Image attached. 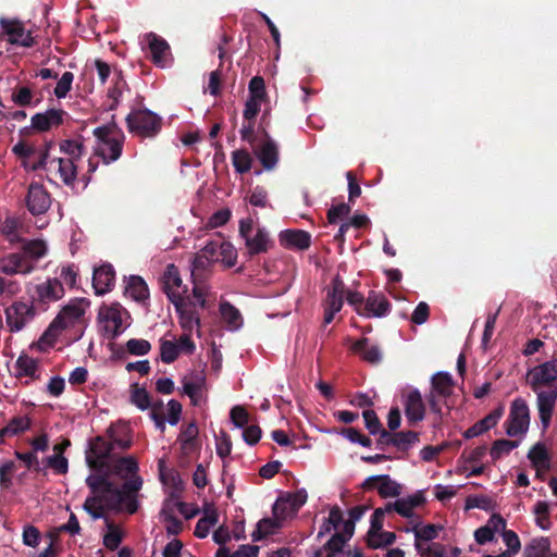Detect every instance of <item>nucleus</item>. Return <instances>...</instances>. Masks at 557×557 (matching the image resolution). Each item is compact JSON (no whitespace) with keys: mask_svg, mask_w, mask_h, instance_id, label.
Listing matches in <instances>:
<instances>
[{"mask_svg":"<svg viewBox=\"0 0 557 557\" xmlns=\"http://www.w3.org/2000/svg\"><path fill=\"white\" fill-rule=\"evenodd\" d=\"M362 416L364 419L366 426L371 434H381L382 436L387 435L386 431L382 429V424L373 410H364Z\"/></svg>","mask_w":557,"mask_h":557,"instance_id":"57","label":"nucleus"},{"mask_svg":"<svg viewBox=\"0 0 557 557\" xmlns=\"http://www.w3.org/2000/svg\"><path fill=\"white\" fill-rule=\"evenodd\" d=\"M364 486L374 487L382 497H397L401 494V485L392 480L388 475L370 476L366 480Z\"/></svg>","mask_w":557,"mask_h":557,"instance_id":"30","label":"nucleus"},{"mask_svg":"<svg viewBox=\"0 0 557 557\" xmlns=\"http://www.w3.org/2000/svg\"><path fill=\"white\" fill-rule=\"evenodd\" d=\"M107 529L108 530L103 535V544L107 548L114 550L122 542L123 532L119 527L110 522L107 523Z\"/></svg>","mask_w":557,"mask_h":557,"instance_id":"51","label":"nucleus"},{"mask_svg":"<svg viewBox=\"0 0 557 557\" xmlns=\"http://www.w3.org/2000/svg\"><path fill=\"white\" fill-rule=\"evenodd\" d=\"M0 25L3 28L4 34L8 36V40L11 45H17L22 47H32L34 45V38L25 26L14 20H0Z\"/></svg>","mask_w":557,"mask_h":557,"instance_id":"21","label":"nucleus"},{"mask_svg":"<svg viewBox=\"0 0 557 557\" xmlns=\"http://www.w3.org/2000/svg\"><path fill=\"white\" fill-rule=\"evenodd\" d=\"M231 421L234 426L238 429H244L248 425L249 414L247 410L242 406H235L231 409L230 412Z\"/></svg>","mask_w":557,"mask_h":557,"instance_id":"62","label":"nucleus"},{"mask_svg":"<svg viewBox=\"0 0 557 557\" xmlns=\"http://www.w3.org/2000/svg\"><path fill=\"white\" fill-rule=\"evenodd\" d=\"M74 81V74L72 72H64L59 78L57 86L54 87L53 94L58 99H63L67 96L72 89Z\"/></svg>","mask_w":557,"mask_h":557,"instance_id":"56","label":"nucleus"},{"mask_svg":"<svg viewBox=\"0 0 557 557\" xmlns=\"http://www.w3.org/2000/svg\"><path fill=\"white\" fill-rule=\"evenodd\" d=\"M280 244L287 249L305 250L311 243L310 234L301 230H285L278 234Z\"/></svg>","mask_w":557,"mask_h":557,"instance_id":"31","label":"nucleus"},{"mask_svg":"<svg viewBox=\"0 0 557 557\" xmlns=\"http://www.w3.org/2000/svg\"><path fill=\"white\" fill-rule=\"evenodd\" d=\"M518 445L519 443L516 441L498 440L493 444L491 448V457L494 460L500 459L502 457L508 455L516 447H518Z\"/></svg>","mask_w":557,"mask_h":557,"instance_id":"54","label":"nucleus"},{"mask_svg":"<svg viewBox=\"0 0 557 557\" xmlns=\"http://www.w3.org/2000/svg\"><path fill=\"white\" fill-rule=\"evenodd\" d=\"M45 169L50 175L60 178L65 185H73L77 176L78 163L69 158L57 157L48 160Z\"/></svg>","mask_w":557,"mask_h":557,"instance_id":"18","label":"nucleus"},{"mask_svg":"<svg viewBox=\"0 0 557 557\" xmlns=\"http://www.w3.org/2000/svg\"><path fill=\"white\" fill-rule=\"evenodd\" d=\"M35 270V264L23 252H12L0 258V272L5 275H28Z\"/></svg>","mask_w":557,"mask_h":557,"instance_id":"20","label":"nucleus"},{"mask_svg":"<svg viewBox=\"0 0 557 557\" xmlns=\"http://www.w3.org/2000/svg\"><path fill=\"white\" fill-rule=\"evenodd\" d=\"M0 233L11 244H16V243L22 242V237H21V233H20V224L16 219H13V218L7 219L0 226Z\"/></svg>","mask_w":557,"mask_h":557,"instance_id":"48","label":"nucleus"},{"mask_svg":"<svg viewBox=\"0 0 557 557\" xmlns=\"http://www.w3.org/2000/svg\"><path fill=\"white\" fill-rule=\"evenodd\" d=\"M131 400L140 410H146L150 407V397L145 388L135 387L132 392Z\"/></svg>","mask_w":557,"mask_h":557,"instance_id":"64","label":"nucleus"},{"mask_svg":"<svg viewBox=\"0 0 557 557\" xmlns=\"http://www.w3.org/2000/svg\"><path fill=\"white\" fill-rule=\"evenodd\" d=\"M183 335L175 339H161L160 341V356L161 360L165 363H172L180 354H191L196 346L194 342L190 339V335L194 332H185L183 331Z\"/></svg>","mask_w":557,"mask_h":557,"instance_id":"14","label":"nucleus"},{"mask_svg":"<svg viewBox=\"0 0 557 557\" xmlns=\"http://www.w3.org/2000/svg\"><path fill=\"white\" fill-rule=\"evenodd\" d=\"M391 311V304L382 294L371 292L366 301L363 309L357 308V313L366 318H383Z\"/></svg>","mask_w":557,"mask_h":557,"instance_id":"23","label":"nucleus"},{"mask_svg":"<svg viewBox=\"0 0 557 557\" xmlns=\"http://www.w3.org/2000/svg\"><path fill=\"white\" fill-rule=\"evenodd\" d=\"M183 392L194 406H201L206 401L207 379L203 371H194L186 374L183 380Z\"/></svg>","mask_w":557,"mask_h":557,"instance_id":"15","label":"nucleus"},{"mask_svg":"<svg viewBox=\"0 0 557 557\" xmlns=\"http://www.w3.org/2000/svg\"><path fill=\"white\" fill-rule=\"evenodd\" d=\"M97 138L96 153L106 164L116 161L122 153L124 134L115 124H108L95 128Z\"/></svg>","mask_w":557,"mask_h":557,"instance_id":"8","label":"nucleus"},{"mask_svg":"<svg viewBox=\"0 0 557 557\" xmlns=\"http://www.w3.org/2000/svg\"><path fill=\"white\" fill-rule=\"evenodd\" d=\"M13 152L21 159L24 168L28 170L34 171L45 168L48 161L47 146H35L21 141L13 147Z\"/></svg>","mask_w":557,"mask_h":557,"instance_id":"13","label":"nucleus"},{"mask_svg":"<svg viewBox=\"0 0 557 557\" xmlns=\"http://www.w3.org/2000/svg\"><path fill=\"white\" fill-rule=\"evenodd\" d=\"M109 469L111 474L123 481L121 487L110 481L108 473H90L86 478L90 494L83 508L92 519L102 518L110 509H123L128 513L138 509V493L144 481L137 459L134 456L112 459Z\"/></svg>","mask_w":557,"mask_h":557,"instance_id":"1","label":"nucleus"},{"mask_svg":"<svg viewBox=\"0 0 557 557\" xmlns=\"http://www.w3.org/2000/svg\"><path fill=\"white\" fill-rule=\"evenodd\" d=\"M30 428V419L27 416H17L12 418L5 426L0 429V444L5 438L17 436Z\"/></svg>","mask_w":557,"mask_h":557,"instance_id":"37","label":"nucleus"},{"mask_svg":"<svg viewBox=\"0 0 557 557\" xmlns=\"http://www.w3.org/2000/svg\"><path fill=\"white\" fill-rule=\"evenodd\" d=\"M401 401L409 424H416L425 417V405L417 388H408L403 393Z\"/></svg>","mask_w":557,"mask_h":557,"instance_id":"16","label":"nucleus"},{"mask_svg":"<svg viewBox=\"0 0 557 557\" xmlns=\"http://www.w3.org/2000/svg\"><path fill=\"white\" fill-rule=\"evenodd\" d=\"M502 537L508 548L506 553H510V555L513 556L520 550L521 543L516 532L512 530H505L502 532Z\"/></svg>","mask_w":557,"mask_h":557,"instance_id":"63","label":"nucleus"},{"mask_svg":"<svg viewBox=\"0 0 557 557\" xmlns=\"http://www.w3.org/2000/svg\"><path fill=\"white\" fill-rule=\"evenodd\" d=\"M216 521V511L214 509L207 510L205 517H202L196 524L195 535L200 539L206 537Z\"/></svg>","mask_w":557,"mask_h":557,"instance_id":"46","label":"nucleus"},{"mask_svg":"<svg viewBox=\"0 0 557 557\" xmlns=\"http://www.w3.org/2000/svg\"><path fill=\"white\" fill-rule=\"evenodd\" d=\"M115 273L111 264H103L94 271L92 286L97 295H103L114 285Z\"/></svg>","mask_w":557,"mask_h":557,"instance_id":"32","label":"nucleus"},{"mask_svg":"<svg viewBox=\"0 0 557 557\" xmlns=\"http://www.w3.org/2000/svg\"><path fill=\"white\" fill-rule=\"evenodd\" d=\"M239 235L245 240L249 256L265 253L273 244L269 232L264 227L255 225L252 219L239 222Z\"/></svg>","mask_w":557,"mask_h":557,"instance_id":"9","label":"nucleus"},{"mask_svg":"<svg viewBox=\"0 0 557 557\" xmlns=\"http://www.w3.org/2000/svg\"><path fill=\"white\" fill-rule=\"evenodd\" d=\"M193 278L191 294H187V287L183 284L178 269L174 264H169L162 275V287L175 308L181 329L199 334L200 314L198 309L207 308L214 296L206 282L197 281L196 275Z\"/></svg>","mask_w":557,"mask_h":557,"instance_id":"2","label":"nucleus"},{"mask_svg":"<svg viewBox=\"0 0 557 557\" xmlns=\"http://www.w3.org/2000/svg\"><path fill=\"white\" fill-rule=\"evenodd\" d=\"M344 282L339 277H335L331 289L327 292L324 308V323L329 324L333 321L336 313L343 308Z\"/></svg>","mask_w":557,"mask_h":557,"instance_id":"22","label":"nucleus"},{"mask_svg":"<svg viewBox=\"0 0 557 557\" xmlns=\"http://www.w3.org/2000/svg\"><path fill=\"white\" fill-rule=\"evenodd\" d=\"M453 377L447 372H438L432 377V391L429 395V403L435 412H440L438 401L446 399L453 393Z\"/></svg>","mask_w":557,"mask_h":557,"instance_id":"19","label":"nucleus"},{"mask_svg":"<svg viewBox=\"0 0 557 557\" xmlns=\"http://www.w3.org/2000/svg\"><path fill=\"white\" fill-rule=\"evenodd\" d=\"M14 371L15 376L25 379L26 384L40 380L42 372L39 362L27 355H22L16 359Z\"/></svg>","mask_w":557,"mask_h":557,"instance_id":"26","label":"nucleus"},{"mask_svg":"<svg viewBox=\"0 0 557 557\" xmlns=\"http://www.w3.org/2000/svg\"><path fill=\"white\" fill-rule=\"evenodd\" d=\"M220 314L222 321L226 324L231 331H237L243 325V317L238 309L227 301L220 304Z\"/></svg>","mask_w":557,"mask_h":557,"instance_id":"39","label":"nucleus"},{"mask_svg":"<svg viewBox=\"0 0 557 557\" xmlns=\"http://www.w3.org/2000/svg\"><path fill=\"white\" fill-rule=\"evenodd\" d=\"M528 458L536 471V476L542 475L550 468V457L543 443H536L528 453Z\"/></svg>","mask_w":557,"mask_h":557,"instance_id":"33","label":"nucleus"},{"mask_svg":"<svg viewBox=\"0 0 557 557\" xmlns=\"http://www.w3.org/2000/svg\"><path fill=\"white\" fill-rule=\"evenodd\" d=\"M97 323L101 335L113 339L131 325V315L117 302L103 304L98 310Z\"/></svg>","mask_w":557,"mask_h":557,"instance_id":"7","label":"nucleus"},{"mask_svg":"<svg viewBox=\"0 0 557 557\" xmlns=\"http://www.w3.org/2000/svg\"><path fill=\"white\" fill-rule=\"evenodd\" d=\"M533 515L535 523L540 529L546 531L550 528L552 521L549 518V504L547 502H537L533 507Z\"/></svg>","mask_w":557,"mask_h":557,"instance_id":"44","label":"nucleus"},{"mask_svg":"<svg viewBox=\"0 0 557 557\" xmlns=\"http://www.w3.org/2000/svg\"><path fill=\"white\" fill-rule=\"evenodd\" d=\"M443 530L441 524H423L420 520L416 521L411 528H407L406 532L414 535V547L419 554H424L426 546L422 542H430L438 536V532Z\"/></svg>","mask_w":557,"mask_h":557,"instance_id":"25","label":"nucleus"},{"mask_svg":"<svg viewBox=\"0 0 557 557\" xmlns=\"http://www.w3.org/2000/svg\"><path fill=\"white\" fill-rule=\"evenodd\" d=\"M127 428L124 424L112 425L108 429L109 442L103 437H97L90 442L86 451V462L94 470V473L100 471L113 459L111 451L114 447L126 449L131 447V440L127 436Z\"/></svg>","mask_w":557,"mask_h":557,"instance_id":"4","label":"nucleus"},{"mask_svg":"<svg viewBox=\"0 0 557 557\" xmlns=\"http://www.w3.org/2000/svg\"><path fill=\"white\" fill-rule=\"evenodd\" d=\"M237 261V249L223 237L218 236L200 249L191 263V276L195 272L203 270L213 262H220L226 268H232Z\"/></svg>","mask_w":557,"mask_h":557,"instance_id":"6","label":"nucleus"},{"mask_svg":"<svg viewBox=\"0 0 557 557\" xmlns=\"http://www.w3.org/2000/svg\"><path fill=\"white\" fill-rule=\"evenodd\" d=\"M51 205L50 196L42 185L38 183L30 184L26 197V206L34 215L45 213Z\"/></svg>","mask_w":557,"mask_h":557,"instance_id":"24","label":"nucleus"},{"mask_svg":"<svg viewBox=\"0 0 557 557\" xmlns=\"http://www.w3.org/2000/svg\"><path fill=\"white\" fill-rule=\"evenodd\" d=\"M32 300L17 299L4 309L5 323L10 332L16 333L28 325L36 317Z\"/></svg>","mask_w":557,"mask_h":557,"instance_id":"10","label":"nucleus"},{"mask_svg":"<svg viewBox=\"0 0 557 557\" xmlns=\"http://www.w3.org/2000/svg\"><path fill=\"white\" fill-rule=\"evenodd\" d=\"M525 382L536 395V408L544 430L549 426L557 401V358L527 371Z\"/></svg>","mask_w":557,"mask_h":557,"instance_id":"3","label":"nucleus"},{"mask_svg":"<svg viewBox=\"0 0 557 557\" xmlns=\"http://www.w3.org/2000/svg\"><path fill=\"white\" fill-rule=\"evenodd\" d=\"M61 158H69L78 163L83 154V146L77 140H64L60 144Z\"/></svg>","mask_w":557,"mask_h":557,"instance_id":"45","label":"nucleus"},{"mask_svg":"<svg viewBox=\"0 0 557 557\" xmlns=\"http://www.w3.org/2000/svg\"><path fill=\"white\" fill-rule=\"evenodd\" d=\"M395 541V534L392 532L377 530L368 532V543L373 548H380L392 544Z\"/></svg>","mask_w":557,"mask_h":557,"instance_id":"50","label":"nucleus"},{"mask_svg":"<svg viewBox=\"0 0 557 557\" xmlns=\"http://www.w3.org/2000/svg\"><path fill=\"white\" fill-rule=\"evenodd\" d=\"M232 161L238 173H246L251 169L252 158L246 150H235L232 153Z\"/></svg>","mask_w":557,"mask_h":557,"instance_id":"52","label":"nucleus"},{"mask_svg":"<svg viewBox=\"0 0 557 557\" xmlns=\"http://www.w3.org/2000/svg\"><path fill=\"white\" fill-rule=\"evenodd\" d=\"M37 301L50 304L60 300L64 296V288L58 278H48L36 286Z\"/></svg>","mask_w":557,"mask_h":557,"instance_id":"27","label":"nucleus"},{"mask_svg":"<svg viewBox=\"0 0 557 557\" xmlns=\"http://www.w3.org/2000/svg\"><path fill=\"white\" fill-rule=\"evenodd\" d=\"M159 475L160 480L164 485H169L173 487L175 491H181L183 488V481L178 473L175 471L168 469L165 467V461L163 459L159 460Z\"/></svg>","mask_w":557,"mask_h":557,"instance_id":"43","label":"nucleus"},{"mask_svg":"<svg viewBox=\"0 0 557 557\" xmlns=\"http://www.w3.org/2000/svg\"><path fill=\"white\" fill-rule=\"evenodd\" d=\"M48 253V245L42 239L27 240L23 244V255L35 265L36 262Z\"/></svg>","mask_w":557,"mask_h":557,"instance_id":"40","label":"nucleus"},{"mask_svg":"<svg viewBox=\"0 0 557 557\" xmlns=\"http://www.w3.org/2000/svg\"><path fill=\"white\" fill-rule=\"evenodd\" d=\"M63 110L50 109L42 113H36L30 119L32 128L37 132H47L63 122Z\"/></svg>","mask_w":557,"mask_h":557,"instance_id":"28","label":"nucleus"},{"mask_svg":"<svg viewBox=\"0 0 557 557\" xmlns=\"http://www.w3.org/2000/svg\"><path fill=\"white\" fill-rule=\"evenodd\" d=\"M530 425V409L523 398H516L510 406L509 416L505 423L506 434L510 437L523 436Z\"/></svg>","mask_w":557,"mask_h":557,"instance_id":"11","label":"nucleus"},{"mask_svg":"<svg viewBox=\"0 0 557 557\" xmlns=\"http://www.w3.org/2000/svg\"><path fill=\"white\" fill-rule=\"evenodd\" d=\"M147 41L153 63L160 67L168 66L171 62L168 42L154 34L147 35Z\"/></svg>","mask_w":557,"mask_h":557,"instance_id":"29","label":"nucleus"},{"mask_svg":"<svg viewBox=\"0 0 557 557\" xmlns=\"http://www.w3.org/2000/svg\"><path fill=\"white\" fill-rule=\"evenodd\" d=\"M90 302L86 298H74L62 307L58 315L39 338L41 349L52 347L62 331L74 327L84 322V317Z\"/></svg>","mask_w":557,"mask_h":557,"instance_id":"5","label":"nucleus"},{"mask_svg":"<svg viewBox=\"0 0 557 557\" xmlns=\"http://www.w3.org/2000/svg\"><path fill=\"white\" fill-rule=\"evenodd\" d=\"M418 434L412 431L395 433L391 443L398 449L406 450L418 442Z\"/></svg>","mask_w":557,"mask_h":557,"instance_id":"53","label":"nucleus"},{"mask_svg":"<svg viewBox=\"0 0 557 557\" xmlns=\"http://www.w3.org/2000/svg\"><path fill=\"white\" fill-rule=\"evenodd\" d=\"M78 270L74 264L62 265L59 270V281L62 285L65 284L70 287H74L76 284Z\"/></svg>","mask_w":557,"mask_h":557,"instance_id":"59","label":"nucleus"},{"mask_svg":"<svg viewBox=\"0 0 557 557\" xmlns=\"http://www.w3.org/2000/svg\"><path fill=\"white\" fill-rule=\"evenodd\" d=\"M527 557H557V552L550 548V542L547 537L534 540L525 548Z\"/></svg>","mask_w":557,"mask_h":557,"instance_id":"42","label":"nucleus"},{"mask_svg":"<svg viewBox=\"0 0 557 557\" xmlns=\"http://www.w3.org/2000/svg\"><path fill=\"white\" fill-rule=\"evenodd\" d=\"M351 350L370 363H379L382 360V351L380 347L370 343L368 338H362L354 343Z\"/></svg>","mask_w":557,"mask_h":557,"instance_id":"36","label":"nucleus"},{"mask_svg":"<svg viewBox=\"0 0 557 557\" xmlns=\"http://www.w3.org/2000/svg\"><path fill=\"white\" fill-rule=\"evenodd\" d=\"M341 522L342 511L338 507H333L329 512V517L321 524L318 536L321 537L330 533L332 530H338Z\"/></svg>","mask_w":557,"mask_h":557,"instance_id":"49","label":"nucleus"},{"mask_svg":"<svg viewBox=\"0 0 557 557\" xmlns=\"http://www.w3.org/2000/svg\"><path fill=\"white\" fill-rule=\"evenodd\" d=\"M503 413H504L503 407H499V408L493 410L491 413H488L482 420L478 421L471 428H469L463 433V436L466 438H473V437H476V436L483 434L484 432L491 430L498 423Z\"/></svg>","mask_w":557,"mask_h":557,"instance_id":"34","label":"nucleus"},{"mask_svg":"<svg viewBox=\"0 0 557 557\" xmlns=\"http://www.w3.org/2000/svg\"><path fill=\"white\" fill-rule=\"evenodd\" d=\"M164 528L169 534L176 535L183 529V522L178 518L173 517L166 509L161 512Z\"/></svg>","mask_w":557,"mask_h":557,"instance_id":"60","label":"nucleus"},{"mask_svg":"<svg viewBox=\"0 0 557 557\" xmlns=\"http://www.w3.org/2000/svg\"><path fill=\"white\" fill-rule=\"evenodd\" d=\"M426 503L425 494L422 490L400 497L394 503L387 504V510L395 511L399 516L411 519L416 517V509L423 507Z\"/></svg>","mask_w":557,"mask_h":557,"instance_id":"17","label":"nucleus"},{"mask_svg":"<svg viewBox=\"0 0 557 557\" xmlns=\"http://www.w3.org/2000/svg\"><path fill=\"white\" fill-rule=\"evenodd\" d=\"M256 154L265 170H273L278 161V150L276 144L267 138L256 150Z\"/></svg>","mask_w":557,"mask_h":557,"instance_id":"35","label":"nucleus"},{"mask_svg":"<svg viewBox=\"0 0 557 557\" xmlns=\"http://www.w3.org/2000/svg\"><path fill=\"white\" fill-rule=\"evenodd\" d=\"M297 513L296 508L288 502V499L282 495L277 498L273 506V515L278 518L283 523L287 519L294 517Z\"/></svg>","mask_w":557,"mask_h":557,"instance_id":"47","label":"nucleus"},{"mask_svg":"<svg viewBox=\"0 0 557 557\" xmlns=\"http://www.w3.org/2000/svg\"><path fill=\"white\" fill-rule=\"evenodd\" d=\"M150 349V343L143 338H132L126 342V350L134 356L147 355Z\"/></svg>","mask_w":557,"mask_h":557,"instance_id":"58","label":"nucleus"},{"mask_svg":"<svg viewBox=\"0 0 557 557\" xmlns=\"http://www.w3.org/2000/svg\"><path fill=\"white\" fill-rule=\"evenodd\" d=\"M124 294L135 301H144L149 297L146 282L140 276L136 275L128 277L126 281Z\"/></svg>","mask_w":557,"mask_h":557,"instance_id":"38","label":"nucleus"},{"mask_svg":"<svg viewBox=\"0 0 557 557\" xmlns=\"http://www.w3.org/2000/svg\"><path fill=\"white\" fill-rule=\"evenodd\" d=\"M131 133L141 137H152L161 128V119L149 110H138L127 116Z\"/></svg>","mask_w":557,"mask_h":557,"instance_id":"12","label":"nucleus"},{"mask_svg":"<svg viewBox=\"0 0 557 557\" xmlns=\"http://www.w3.org/2000/svg\"><path fill=\"white\" fill-rule=\"evenodd\" d=\"M283 525V522L273 515V518H265L258 522L257 529L252 532L253 541H260L263 537L273 534Z\"/></svg>","mask_w":557,"mask_h":557,"instance_id":"41","label":"nucleus"},{"mask_svg":"<svg viewBox=\"0 0 557 557\" xmlns=\"http://www.w3.org/2000/svg\"><path fill=\"white\" fill-rule=\"evenodd\" d=\"M246 199L253 207L265 208L268 206V193L261 186H256Z\"/></svg>","mask_w":557,"mask_h":557,"instance_id":"61","label":"nucleus"},{"mask_svg":"<svg viewBox=\"0 0 557 557\" xmlns=\"http://www.w3.org/2000/svg\"><path fill=\"white\" fill-rule=\"evenodd\" d=\"M259 548L252 545H242L236 552L231 553L224 547L216 552V557H258Z\"/></svg>","mask_w":557,"mask_h":557,"instance_id":"55","label":"nucleus"}]
</instances>
